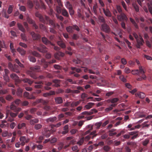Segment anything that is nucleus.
I'll use <instances>...</instances> for the list:
<instances>
[{"instance_id": "338daca9", "label": "nucleus", "mask_w": 152, "mask_h": 152, "mask_svg": "<svg viewBox=\"0 0 152 152\" xmlns=\"http://www.w3.org/2000/svg\"><path fill=\"white\" fill-rule=\"evenodd\" d=\"M39 27L42 30L45 31L46 29L45 26L42 24H39Z\"/></svg>"}, {"instance_id": "ddd939ff", "label": "nucleus", "mask_w": 152, "mask_h": 152, "mask_svg": "<svg viewBox=\"0 0 152 152\" xmlns=\"http://www.w3.org/2000/svg\"><path fill=\"white\" fill-rule=\"evenodd\" d=\"M52 83H53L52 86L56 87H58L60 86V83L61 80L58 79H54L52 80Z\"/></svg>"}, {"instance_id": "cd10ccee", "label": "nucleus", "mask_w": 152, "mask_h": 152, "mask_svg": "<svg viewBox=\"0 0 152 152\" xmlns=\"http://www.w3.org/2000/svg\"><path fill=\"white\" fill-rule=\"evenodd\" d=\"M94 103L88 102L86 105H85V108L87 109H89L92 107V106L94 105Z\"/></svg>"}, {"instance_id": "7ed1b4c3", "label": "nucleus", "mask_w": 152, "mask_h": 152, "mask_svg": "<svg viewBox=\"0 0 152 152\" xmlns=\"http://www.w3.org/2000/svg\"><path fill=\"white\" fill-rule=\"evenodd\" d=\"M66 30L67 32L70 34L73 33L74 30H75L77 31H80V29L76 25L68 26L66 27Z\"/></svg>"}, {"instance_id": "a211bd4d", "label": "nucleus", "mask_w": 152, "mask_h": 152, "mask_svg": "<svg viewBox=\"0 0 152 152\" xmlns=\"http://www.w3.org/2000/svg\"><path fill=\"white\" fill-rule=\"evenodd\" d=\"M57 119V117L56 116H54L47 118L46 120V121L47 123H53L56 121Z\"/></svg>"}, {"instance_id": "4468645a", "label": "nucleus", "mask_w": 152, "mask_h": 152, "mask_svg": "<svg viewBox=\"0 0 152 152\" xmlns=\"http://www.w3.org/2000/svg\"><path fill=\"white\" fill-rule=\"evenodd\" d=\"M30 34L34 40H38L40 38V36L39 34L35 33L34 31L31 32Z\"/></svg>"}, {"instance_id": "9d476101", "label": "nucleus", "mask_w": 152, "mask_h": 152, "mask_svg": "<svg viewBox=\"0 0 152 152\" xmlns=\"http://www.w3.org/2000/svg\"><path fill=\"white\" fill-rule=\"evenodd\" d=\"M102 29L103 31L107 33L110 32V29L109 26L106 24L104 23L102 25Z\"/></svg>"}, {"instance_id": "b1692460", "label": "nucleus", "mask_w": 152, "mask_h": 152, "mask_svg": "<svg viewBox=\"0 0 152 152\" xmlns=\"http://www.w3.org/2000/svg\"><path fill=\"white\" fill-rule=\"evenodd\" d=\"M55 99L56 103L57 104H61L63 102V99L61 97H57L55 98Z\"/></svg>"}, {"instance_id": "680f3d73", "label": "nucleus", "mask_w": 152, "mask_h": 152, "mask_svg": "<svg viewBox=\"0 0 152 152\" xmlns=\"http://www.w3.org/2000/svg\"><path fill=\"white\" fill-rule=\"evenodd\" d=\"M116 9L119 14L123 13V12H122V10L120 6L117 5L116 6Z\"/></svg>"}, {"instance_id": "6e6d98bb", "label": "nucleus", "mask_w": 152, "mask_h": 152, "mask_svg": "<svg viewBox=\"0 0 152 152\" xmlns=\"http://www.w3.org/2000/svg\"><path fill=\"white\" fill-rule=\"evenodd\" d=\"M102 124V123L101 122L96 123L95 124V126H96V129H99Z\"/></svg>"}, {"instance_id": "0e129e2a", "label": "nucleus", "mask_w": 152, "mask_h": 152, "mask_svg": "<svg viewBox=\"0 0 152 152\" xmlns=\"http://www.w3.org/2000/svg\"><path fill=\"white\" fill-rule=\"evenodd\" d=\"M110 148L107 145H105L103 148V150L106 152L109 151L110 149Z\"/></svg>"}, {"instance_id": "e433bc0d", "label": "nucleus", "mask_w": 152, "mask_h": 152, "mask_svg": "<svg viewBox=\"0 0 152 152\" xmlns=\"http://www.w3.org/2000/svg\"><path fill=\"white\" fill-rule=\"evenodd\" d=\"M98 7V6H97V4L96 3L94 4L93 8V12L95 14H97V9Z\"/></svg>"}, {"instance_id": "f03ea898", "label": "nucleus", "mask_w": 152, "mask_h": 152, "mask_svg": "<svg viewBox=\"0 0 152 152\" xmlns=\"http://www.w3.org/2000/svg\"><path fill=\"white\" fill-rule=\"evenodd\" d=\"M40 67L39 66H36L30 68V70L28 71L27 73L30 76L34 79H36L37 77L36 76L34 72L40 69Z\"/></svg>"}, {"instance_id": "4c0bfd02", "label": "nucleus", "mask_w": 152, "mask_h": 152, "mask_svg": "<svg viewBox=\"0 0 152 152\" xmlns=\"http://www.w3.org/2000/svg\"><path fill=\"white\" fill-rule=\"evenodd\" d=\"M65 6L68 9L72 8V5L70 3L69 1H67L65 4Z\"/></svg>"}, {"instance_id": "f704fd0d", "label": "nucleus", "mask_w": 152, "mask_h": 152, "mask_svg": "<svg viewBox=\"0 0 152 152\" xmlns=\"http://www.w3.org/2000/svg\"><path fill=\"white\" fill-rule=\"evenodd\" d=\"M39 120L38 118H35L31 120L30 121V123L31 125H33L35 123H38Z\"/></svg>"}, {"instance_id": "aec40b11", "label": "nucleus", "mask_w": 152, "mask_h": 152, "mask_svg": "<svg viewBox=\"0 0 152 152\" xmlns=\"http://www.w3.org/2000/svg\"><path fill=\"white\" fill-rule=\"evenodd\" d=\"M64 131L62 132V134H65L67 133L69 131V126L68 125H66L63 128Z\"/></svg>"}, {"instance_id": "052dcab7", "label": "nucleus", "mask_w": 152, "mask_h": 152, "mask_svg": "<svg viewBox=\"0 0 152 152\" xmlns=\"http://www.w3.org/2000/svg\"><path fill=\"white\" fill-rule=\"evenodd\" d=\"M121 4H122L123 7L124 9L126 11H128V10L127 8V6L125 4V2L124 1H122L121 2Z\"/></svg>"}, {"instance_id": "37998d69", "label": "nucleus", "mask_w": 152, "mask_h": 152, "mask_svg": "<svg viewBox=\"0 0 152 152\" xmlns=\"http://www.w3.org/2000/svg\"><path fill=\"white\" fill-rule=\"evenodd\" d=\"M26 20L28 23L31 24H32L35 22L29 16H27V17Z\"/></svg>"}, {"instance_id": "473e14b6", "label": "nucleus", "mask_w": 152, "mask_h": 152, "mask_svg": "<svg viewBox=\"0 0 152 152\" xmlns=\"http://www.w3.org/2000/svg\"><path fill=\"white\" fill-rule=\"evenodd\" d=\"M84 141V137L81 138L77 142V144L80 146L82 145Z\"/></svg>"}, {"instance_id": "7c9ffc66", "label": "nucleus", "mask_w": 152, "mask_h": 152, "mask_svg": "<svg viewBox=\"0 0 152 152\" xmlns=\"http://www.w3.org/2000/svg\"><path fill=\"white\" fill-rule=\"evenodd\" d=\"M130 20L136 28L138 29L139 28V26L138 25L133 19L132 18H130Z\"/></svg>"}, {"instance_id": "c85d7f7f", "label": "nucleus", "mask_w": 152, "mask_h": 152, "mask_svg": "<svg viewBox=\"0 0 152 152\" xmlns=\"http://www.w3.org/2000/svg\"><path fill=\"white\" fill-rule=\"evenodd\" d=\"M80 101H79L76 102H72L71 104V107H76L78 105L80 104Z\"/></svg>"}, {"instance_id": "4be33fe9", "label": "nucleus", "mask_w": 152, "mask_h": 152, "mask_svg": "<svg viewBox=\"0 0 152 152\" xmlns=\"http://www.w3.org/2000/svg\"><path fill=\"white\" fill-rule=\"evenodd\" d=\"M62 14L63 15L66 17H69V15L67 11L65 8H64L62 10Z\"/></svg>"}, {"instance_id": "e2e57ef3", "label": "nucleus", "mask_w": 152, "mask_h": 152, "mask_svg": "<svg viewBox=\"0 0 152 152\" xmlns=\"http://www.w3.org/2000/svg\"><path fill=\"white\" fill-rule=\"evenodd\" d=\"M5 47V43L4 42L0 41V51L1 50V48H4Z\"/></svg>"}, {"instance_id": "412c9836", "label": "nucleus", "mask_w": 152, "mask_h": 152, "mask_svg": "<svg viewBox=\"0 0 152 152\" xmlns=\"http://www.w3.org/2000/svg\"><path fill=\"white\" fill-rule=\"evenodd\" d=\"M12 71L17 73H19L20 68L18 65L15 64L14 65L13 69H12Z\"/></svg>"}, {"instance_id": "393cba45", "label": "nucleus", "mask_w": 152, "mask_h": 152, "mask_svg": "<svg viewBox=\"0 0 152 152\" xmlns=\"http://www.w3.org/2000/svg\"><path fill=\"white\" fill-rule=\"evenodd\" d=\"M132 6L134 8L135 11L138 12L139 11V6L135 2L133 3L132 4Z\"/></svg>"}, {"instance_id": "49530a36", "label": "nucleus", "mask_w": 152, "mask_h": 152, "mask_svg": "<svg viewBox=\"0 0 152 152\" xmlns=\"http://www.w3.org/2000/svg\"><path fill=\"white\" fill-rule=\"evenodd\" d=\"M28 58L30 61L34 63L36 61V59L35 57L32 56H29Z\"/></svg>"}, {"instance_id": "72a5a7b5", "label": "nucleus", "mask_w": 152, "mask_h": 152, "mask_svg": "<svg viewBox=\"0 0 152 152\" xmlns=\"http://www.w3.org/2000/svg\"><path fill=\"white\" fill-rule=\"evenodd\" d=\"M140 66L139 67V70L136 69L132 70V74L134 75H140Z\"/></svg>"}, {"instance_id": "69168bd1", "label": "nucleus", "mask_w": 152, "mask_h": 152, "mask_svg": "<svg viewBox=\"0 0 152 152\" xmlns=\"http://www.w3.org/2000/svg\"><path fill=\"white\" fill-rule=\"evenodd\" d=\"M37 110L36 108H32L30 110V112L31 114H34Z\"/></svg>"}, {"instance_id": "423d86ee", "label": "nucleus", "mask_w": 152, "mask_h": 152, "mask_svg": "<svg viewBox=\"0 0 152 152\" xmlns=\"http://www.w3.org/2000/svg\"><path fill=\"white\" fill-rule=\"evenodd\" d=\"M136 42V46L138 48H140L142 46L143 44L144 43V40L141 36H139V39H137Z\"/></svg>"}, {"instance_id": "2eb2a0df", "label": "nucleus", "mask_w": 152, "mask_h": 152, "mask_svg": "<svg viewBox=\"0 0 152 152\" xmlns=\"http://www.w3.org/2000/svg\"><path fill=\"white\" fill-rule=\"evenodd\" d=\"M42 42L46 45H54V44H52L47 38L45 37H43L42 38Z\"/></svg>"}, {"instance_id": "bf43d9fd", "label": "nucleus", "mask_w": 152, "mask_h": 152, "mask_svg": "<svg viewBox=\"0 0 152 152\" xmlns=\"http://www.w3.org/2000/svg\"><path fill=\"white\" fill-rule=\"evenodd\" d=\"M15 62L17 63L21 67H23L24 66L23 64H22L19 61V60L17 59H16L15 60Z\"/></svg>"}, {"instance_id": "f257e3e1", "label": "nucleus", "mask_w": 152, "mask_h": 152, "mask_svg": "<svg viewBox=\"0 0 152 152\" xmlns=\"http://www.w3.org/2000/svg\"><path fill=\"white\" fill-rule=\"evenodd\" d=\"M35 15L36 17L39 18L40 21L41 22L51 25L54 27H56L54 21L50 19L46 15L43 17L39 12H37Z\"/></svg>"}, {"instance_id": "f8f14e48", "label": "nucleus", "mask_w": 152, "mask_h": 152, "mask_svg": "<svg viewBox=\"0 0 152 152\" xmlns=\"http://www.w3.org/2000/svg\"><path fill=\"white\" fill-rule=\"evenodd\" d=\"M20 140L21 142V145L23 146L25 145V142L28 143L29 141V139L25 136H22L20 137Z\"/></svg>"}, {"instance_id": "a18cd8bd", "label": "nucleus", "mask_w": 152, "mask_h": 152, "mask_svg": "<svg viewBox=\"0 0 152 152\" xmlns=\"http://www.w3.org/2000/svg\"><path fill=\"white\" fill-rule=\"evenodd\" d=\"M64 117V115L63 113H61L58 115L57 118H58V121H61L63 120V118Z\"/></svg>"}, {"instance_id": "de8ad7c7", "label": "nucleus", "mask_w": 152, "mask_h": 152, "mask_svg": "<svg viewBox=\"0 0 152 152\" xmlns=\"http://www.w3.org/2000/svg\"><path fill=\"white\" fill-rule=\"evenodd\" d=\"M26 126V124L24 123L21 124H19L18 125V129H20L23 127H25Z\"/></svg>"}, {"instance_id": "6e6552de", "label": "nucleus", "mask_w": 152, "mask_h": 152, "mask_svg": "<svg viewBox=\"0 0 152 152\" xmlns=\"http://www.w3.org/2000/svg\"><path fill=\"white\" fill-rule=\"evenodd\" d=\"M34 48L42 53H46L47 51V48L43 45H41L39 47H34Z\"/></svg>"}, {"instance_id": "c756f323", "label": "nucleus", "mask_w": 152, "mask_h": 152, "mask_svg": "<svg viewBox=\"0 0 152 152\" xmlns=\"http://www.w3.org/2000/svg\"><path fill=\"white\" fill-rule=\"evenodd\" d=\"M25 83H27L30 85H31L32 83L33 82V81L30 80L29 79L26 78L23 79L22 80Z\"/></svg>"}, {"instance_id": "0eeeda50", "label": "nucleus", "mask_w": 152, "mask_h": 152, "mask_svg": "<svg viewBox=\"0 0 152 152\" xmlns=\"http://www.w3.org/2000/svg\"><path fill=\"white\" fill-rule=\"evenodd\" d=\"M117 18L118 20L120 21H127L128 20L127 16L123 12L120 14V15H118Z\"/></svg>"}, {"instance_id": "09e8293b", "label": "nucleus", "mask_w": 152, "mask_h": 152, "mask_svg": "<svg viewBox=\"0 0 152 152\" xmlns=\"http://www.w3.org/2000/svg\"><path fill=\"white\" fill-rule=\"evenodd\" d=\"M96 147H95V144L93 145H91L88 146V149L90 151H91L94 148H96Z\"/></svg>"}, {"instance_id": "a878e982", "label": "nucleus", "mask_w": 152, "mask_h": 152, "mask_svg": "<svg viewBox=\"0 0 152 152\" xmlns=\"http://www.w3.org/2000/svg\"><path fill=\"white\" fill-rule=\"evenodd\" d=\"M27 6L29 9H32L34 6L33 2L30 0H28L27 1Z\"/></svg>"}, {"instance_id": "f3484780", "label": "nucleus", "mask_w": 152, "mask_h": 152, "mask_svg": "<svg viewBox=\"0 0 152 152\" xmlns=\"http://www.w3.org/2000/svg\"><path fill=\"white\" fill-rule=\"evenodd\" d=\"M64 55V54L61 52H58L54 54V56L56 58L59 59L60 57H63Z\"/></svg>"}, {"instance_id": "774afa93", "label": "nucleus", "mask_w": 152, "mask_h": 152, "mask_svg": "<svg viewBox=\"0 0 152 152\" xmlns=\"http://www.w3.org/2000/svg\"><path fill=\"white\" fill-rule=\"evenodd\" d=\"M149 142V140L146 139L143 141L142 144L144 146H146Z\"/></svg>"}, {"instance_id": "864d4df0", "label": "nucleus", "mask_w": 152, "mask_h": 152, "mask_svg": "<svg viewBox=\"0 0 152 152\" xmlns=\"http://www.w3.org/2000/svg\"><path fill=\"white\" fill-rule=\"evenodd\" d=\"M119 79L123 82L126 83V80L123 75H121L119 76Z\"/></svg>"}, {"instance_id": "39448f33", "label": "nucleus", "mask_w": 152, "mask_h": 152, "mask_svg": "<svg viewBox=\"0 0 152 152\" xmlns=\"http://www.w3.org/2000/svg\"><path fill=\"white\" fill-rule=\"evenodd\" d=\"M140 75H138L140 77H138L137 80L141 81L142 80H145L146 78V76L145 75V72L142 68V66H140Z\"/></svg>"}, {"instance_id": "a19ab883", "label": "nucleus", "mask_w": 152, "mask_h": 152, "mask_svg": "<svg viewBox=\"0 0 152 152\" xmlns=\"http://www.w3.org/2000/svg\"><path fill=\"white\" fill-rule=\"evenodd\" d=\"M45 1L48 5L50 8H51L53 4V1L52 0H45Z\"/></svg>"}, {"instance_id": "c03bdc74", "label": "nucleus", "mask_w": 152, "mask_h": 152, "mask_svg": "<svg viewBox=\"0 0 152 152\" xmlns=\"http://www.w3.org/2000/svg\"><path fill=\"white\" fill-rule=\"evenodd\" d=\"M55 94V93L53 91H52L50 93H44L43 94V96L44 97H47L51 95H54Z\"/></svg>"}, {"instance_id": "9b49d317", "label": "nucleus", "mask_w": 152, "mask_h": 152, "mask_svg": "<svg viewBox=\"0 0 152 152\" xmlns=\"http://www.w3.org/2000/svg\"><path fill=\"white\" fill-rule=\"evenodd\" d=\"M42 134L44 136H45L47 138L48 137L50 136L51 134L50 130L47 128H45L44 129Z\"/></svg>"}, {"instance_id": "79ce46f5", "label": "nucleus", "mask_w": 152, "mask_h": 152, "mask_svg": "<svg viewBox=\"0 0 152 152\" xmlns=\"http://www.w3.org/2000/svg\"><path fill=\"white\" fill-rule=\"evenodd\" d=\"M34 3L36 5V9L39 8L40 4L37 0H33Z\"/></svg>"}, {"instance_id": "4d7b16f0", "label": "nucleus", "mask_w": 152, "mask_h": 152, "mask_svg": "<svg viewBox=\"0 0 152 152\" xmlns=\"http://www.w3.org/2000/svg\"><path fill=\"white\" fill-rule=\"evenodd\" d=\"M92 114L93 113L92 112H91L86 111L83 112L81 113V114L82 115H90Z\"/></svg>"}, {"instance_id": "1a4fd4ad", "label": "nucleus", "mask_w": 152, "mask_h": 152, "mask_svg": "<svg viewBox=\"0 0 152 152\" xmlns=\"http://www.w3.org/2000/svg\"><path fill=\"white\" fill-rule=\"evenodd\" d=\"M96 132V131H95L92 132L89 135H87L84 137V140H85L86 141H88L91 138L93 139L97 135V134L95 133Z\"/></svg>"}, {"instance_id": "bb28decb", "label": "nucleus", "mask_w": 152, "mask_h": 152, "mask_svg": "<svg viewBox=\"0 0 152 152\" xmlns=\"http://www.w3.org/2000/svg\"><path fill=\"white\" fill-rule=\"evenodd\" d=\"M18 27L19 30L22 32H24L25 31V30L22 25L20 23H17Z\"/></svg>"}, {"instance_id": "13d9d810", "label": "nucleus", "mask_w": 152, "mask_h": 152, "mask_svg": "<svg viewBox=\"0 0 152 152\" xmlns=\"http://www.w3.org/2000/svg\"><path fill=\"white\" fill-rule=\"evenodd\" d=\"M60 6H58L56 7V11L58 13H60L61 12L62 10L60 7Z\"/></svg>"}, {"instance_id": "2f4dec72", "label": "nucleus", "mask_w": 152, "mask_h": 152, "mask_svg": "<svg viewBox=\"0 0 152 152\" xmlns=\"http://www.w3.org/2000/svg\"><path fill=\"white\" fill-rule=\"evenodd\" d=\"M10 109L14 110L15 112H18V110L14 104V102L12 103L10 106Z\"/></svg>"}, {"instance_id": "ea45409f", "label": "nucleus", "mask_w": 152, "mask_h": 152, "mask_svg": "<svg viewBox=\"0 0 152 152\" xmlns=\"http://www.w3.org/2000/svg\"><path fill=\"white\" fill-rule=\"evenodd\" d=\"M42 126V125L40 124H36L34 126V129L36 130H38L40 129Z\"/></svg>"}, {"instance_id": "603ef678", "label": "nucleus", "mask_w": 152, "mask_h": 152, "mask_svg": "<svg viewBox=\"0 0 152 152\" xmlns=\"http://www.w3.org/2000/svg\"><path fill=\"white\" fill-rule=\"evenodd\" d=\"M13 6L12 5H10L9 6L7 10V12L8 14H10L12 12L13 10Z\"/></svg>"}, {"instance_id": "3c124183", "label": "nucleus", "mask_w": 152, "mask_h": 152, "mask_svg": "<svg viewBox=\"0 0 152 152\" xmlns=\"http://www.w3.org/2000/svg\"><path fill=\"white\" fill-rule=\"evenodd\" d=\"M6 99L9 101H12L13 99V97L10 95H7L5 97Z\"/></svg>"}, {"instance_id": "58836bf2", "label": "nucleus", "mask_w": 152, "mask_h": 152, "mask_svg": "<svg viewBox=\"0 0 152 152\" xmlns=\"http://www.w3.org/2000/svg\"><path fill=\"white\" fill-rule=\"evenodd\" d=\"M71 69L72 71H75L77 73H80L81 71V69H80L77 68L75 67H71Z\"/></svg>"}, {"instance_id": "6ab92c4d", "label": "nucleus", "mask_w": 152, "mask_h": 152, "mask_svg": "<svg viewBox=\"0 0 152 152\" xmlns=\"http://www.w3.org/2000/svg\"><path fill=\"white\" fill-rule=\"evenodd\" d=\"M136 96H138L141 99H143L145 96V94L142 92H138L135 94Z\"/></svg>"}, {"instance_id": "8fccbe9b", "label": "nucleus", "mask_w": 152, "mask_h": 152, "mask_svg": "<svg viewBox=\"0 0 152 152\" xmlns=\"http://www.w3.org/2000/svg\"><path fill=\"white\" fill-rule=\"evenodd\" d=\"M22 90L20 88H19L17 90L16 94L18 96H21L22 95Z\"/></svg>"}, {"instance_id": "c9c22d12", "label": "nucleus", "mask_w": 152, "mask_h": 152, "mask_svg": "<svg viewBox=\"0 0 152 152\" xmlns=\"http://www.w3.org/2000/svg\"><path fill=\"white\" fill-rule=\"evenodd\" d=\"M57 44L62 48H65L66 47V45L65 43L61 41H58Z\"/></svg>"}, {"instance_id": "5701e85b", "label": "nucleus", "mask_w": 152, "mask_h": 152, "mask_svg": "<svg viewBox=\"0 0 152 152\" xmlns=\"http://www.w3.org/2000/svg\"><path fill=\"white\" fill-rule=\"evenodd\" d=\"M17 50L22 56H23L26 54V51L20 48L19 47Z\"/></svg>"}, {"instance_id": "dca6fc26", "label": "nucleus", "mask_w": 152, "mask_h": 152, "mask_svg": "<svg viewBox=\"0 0 152 152\" xmlns=\"http://www.w3.org/2000/svg\"><path fill=\"white\" fill-rule=\"evenodd\" d=\"M103 12L105 15L107 17H110L112 16V14L108 9H105L104 8L103 9Z\"/></svg>"}, {"instance_id": "5fc2aeb1", "label": "nucleus", "mask_w": 152, "mask_h": 152, "mask_svg": "<svg viewBox=\"0 0 152 152\" xmlns=\"http://www.w3.org/2000/svg\"><path fill=\"white\" fill-rule=\"evenodd\" d=\"M32 55L37 57L40 58L41 56L40 54L38 53L37 52L35 51H34L32 52Z\"/></svg>"}, {"instance_id": "20e7f679", "label": "nucleus", "mask_w": 152, "mask_h": 152, "mask_svg": "<svg viewBox=\"0 0 152 152\" xmlns=\"http://www.w3.org/2000/svg\"><path fill=\"white\" fill-rule=\"evenodd\" d=\"M10 77L15 80V85L17 86H18V84L21 83L22 80L19 79L18 76L15 74L13 73L10 75Z\"/></svg>"}]
</instances>
